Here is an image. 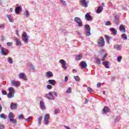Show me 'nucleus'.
Segmentation results:
<instances>
[{
	"instance_id": "a878e982",
	"label": "nucleus",
	"mask_w": 129,
	"mask_h": 129,
	"mask_svg": "<svg viewBox=\"0 0 129 129\" xmlns=\"http://www.w3.org/2000/svg\"><path fill=\"white\" fill-rule=\"evenodd\" d=\"M14 117H15L14 113H13V112H10L8 116L9 119H12Z\"/></svg>"
},
{
	"instance_id": "a19ab883",
	"label": "nucleus",
	"mask_w": 129,
	"mask_h": 129,
	"mask_svg": "<svg viewBox=\"0 0 129 129\" xmlns=\"http://www.w3.org/2000/svg\"><path fill=\"white\" fill-rule=\"evenodd\" d=\"M18 118H19V119H24V115H23V114H20L18 116Z\"/></svg>"
},
{
	"instance_id": "bf43d9fd",
	"label": "nucleus",
	"mask_w": 129,
	"mask_h": 129,
	"mask_svg": "<svg viewBox=\"0 0 129 129\" xmlns=\"http://www.w3.org/2000/svg\"><path fill=\"white\" fill-rule=\"evenodd\" d=\"M54 95H55V96H56V97H57V96H58V94H57V92H54Z\"/></svg>"
},
{
	"instance_id": "603ef678",
	"label": "nucleus",
	"mask_w": 129,
	"mask_h": 129,
	"mask_svg": "<svg viewBox=\"0 0 129 129\" xmlns=\"http://www.w3.org/2000/svg\"><path fill=\"white\" fill-rule=\"evenodd\" d=\"M60 2L61 3V4H62V5H66V2L63 0H60Z\"/></svg>"
},
{
	"instance_id": "de8ad7c7",
	"label": "nucleus",
	"mask_w": 129,
	"mask_h": 129,
	"mask_svg": "<svg viewBox=\"0 0 129 129\" xmlns=\"http://www.w3.org/2000/svg\"><path fill=\"white\" fill-rule=\"evenodd\" d=\"M2 93L3 95H8V93L6 91L3 90Z\"/></svg>"
},
{
	"instance_id": "2eb2a0df",
	"label": "nucleus",
	"mask_w": 129,
	"mask_h": 129,
	"mask_svg": "<svg viewBox=\"0 0 129 129\" xmlns=\"http://www.w3.org/2000/svg\"><path fill=\"white\" fill-rule=\"evenodd\" d=\"M85 19L87 20V21H92V17H91V16H90V14L89 13H87L85 16Z\"/></svg>"
},
{
	"instance_id": "4c0bfd02",
	"label": "nucleus",
	"mask_w": 129,
	"mask_h": 129,
	"mask_svg": "<svg viewBox=\"0 0 129 129\" xmlns=\"http://www.w3.org/2000/svg\"><path fill=\"white\" fill-rule=\"evenodd\" d=\"M0 117H1V118H3V119H7V117L4 114H0Z\"/></svg>"
},
{
	"instance_id": "13d9d810",
	"label": "nucleus",
	"mask_w": 129,
	"mask_h": 129,
	"mask_svg": "<svg viewBox=\"0 0 129 129\" xmlns=\"http://www.w3.org/2000/svg\"><path fill=\"white\" fill-rule=\"evenodd\" d=\"M65 127L67 129H71V128H70V127L68 126H66V125H64Z\"/></svg>"
},
{
	"instance_id": "49530a36",
	"label": "nucleus",
	"mask_w": 129,
	"mask_h": 129,
	"mask_svg": "<svg viewBox=\"0 0 129 129\" xmlns=\"http://www.w3.org/2000/svg\"><path fill=\"white\" fill-rule=\"evenodd\" d=\"M60 112V111L57 109H55L54 110V114H57V113H59Z\"/></svg>"
},
{
	"instance_id": "3c124183",
	"label": "nucleus",
	"mask_w": 129,
	"mask_h": 129,
	"mask_svg": "<svg viewBox=\"0 0 129 129\" xmlns=\"http://www.w3.org/2000/svg\"><path fill=\"white\" fill-rule=\"evenodd\" d=\"M30 16V13H29V12L28 11H26V17H29Z\"/></svg>"
},
{
	"instance_id": "9b49d317",
	"label": "nucleus",
	"mask_w": 129,
	"mask_h": 129,
	"mask_svg": "<svg viewBox=\"0 0 129 129\" xmlns=\"http://www.w3.org/2000/svg\"><path fill=\"white\" fill-rule=\"evenodd\" d=\"M80 67L83 69H85L87 67V63L86 61H82L80 62Z\"/></svg>"
},
{
	"instance_id": "680f3d73",
	"label": "nucleus",
	"mask_w": 129,
	"mask_h": 129,
	"mask_svg": "<svg viewBox=\"0 0 129 129\" xmlns=\"http://www.w3.org/2000/svg\"><path fill=\"white\" fill-rule=\"evenodd\" d=\"M31 68L33 70H35V67H34V66H32Z\"/></svg>"
},
{
	"instance_id": "cd10ccee",
	"label": "nucleus",
	"mask_w": 129,
	"mask_h": 129,
	"mask_svg": "<svg viewBox=\"0 0 129 129\" xmlns=\"http://www.w3.org/2000/svg\"><path fill=\"white\" fill-rule=\"evenodd\" d=\"M7 17L9 21H10V22H11V23H13V22H14V19L12 18V16L11 15H7Z\"/></svg>"
},
{
	"instance_id": "39448f33",
	"label": "nucleus",
	"mask_w": 129,
	"mask_h": 129,
	"mask_svg": "<svg viewBox=\"0 0 129 129\" xmlns=\"http://www.w3.org/2000/svg\"><path fill=\"white\" fill-rule=\"evenodd\" d=\"M74 21L75 22H76V23H77V24H78L79 27H82L83 26L82 21H81V20L80 19V18L78 17H76L74 19Z\"/></svg>"
},
{
	"instance_id": "e2e57ef3",
	"label": "nucleus",
	"mask_w": 129,
	"mask_h": 129,
	"mask_svg": "<svg viewBox=\"0 0 129 129\" xmlns=\"http://www.w3.org/2000/svg\"><path fill=\"white\" fill-rule=\"evenodd\" d=\"M13 8H10V11L11 13H13Z\"/></svg>"
},
{
	"instance_id": "2f4dec72",
	"label": "nucleus",
	"mask_w": 129,
	"mask_h": 129,
	"mask_svg": "<svg viewBox=\"0 0 129 129\" xmlns=\"http://www.w3.org/2000/svg\"><path fill=\"white\" fill-rule=\"evenodd\" d=\"M8 61L10 64H13L14 63V61L13 60V59L11 57H8Z\"/></svg>"
},
{
	"instance_id": "e433bc0d",
	"label": "nucleus",
	"mask_w": 129,
	"mask_h": 129,
	"mask_svg": "<svg viewBox=\"0 0 129 129\" xmlns=\"http://www.w3.org/2000/svg\"><path fill=\"white\" fill-rule=\"evenodd\" d=\"M71 92H72V89H71V87H69L67 90L66 93L70 94Z\"/></svg>"
},
{
	"instance_id": "f257e3e1",
	"label": "nucleus",
	"mask_w": 129,
	"mask_h": 129,
	"mask_svg": "<svg viewBox=\"0 0 129 129\" xmlns=\"http://www.w3.org/2000/svg\"><path fill=\"white\" fill-rule=\"evenodd\" d=\"M97 44L99 47H103L105 45V41L103 37H100L97 40Z\"/></svg>"
},
{
	"instance_id": "423d86ee",
	"label": "nucleus",
	"mask_w": 129,
	"mask_h": 129,
	"mask_svg": "<svg viewBox=\"0 0 129 129\" xmlns=\"http://www.w3.org/2000/svg\"><path fill=\"white\" fill-rule=\"evenodd\" d=\"M59 63L62 64V68L65 69V70H67V67H66V61H65L64 59H60L59 60Z\"/></svg>"
},
{
	"instance_id": "ea45409f",
	"label": "nucleus",
	"mask_w": 129,
	"mask_h": 129,
	"mask_svg": "<svg viewBox=\"0 0 129 129\" xmlns=\"http://www.w3.org/2000/svg\"><path fill=\"white\" fill-rule=\"evenodd\" d=\"M117 59L118 62H121V59H122V56H119L117 57Z\"/></svg>"
},
{
	"instance_id": "774afa93",
	"label": "nucleus",
	"mask_w": 129,
	"mask_h": 129,
	"mask_svg": "<svg viewBox=\"0 0 129 129\" xmlns=\"http://www.w3.org/2000/svg\"><path fill=\"white\" fill-rule=\"evenodd\" d=\"M103 94L105 95V92H103Z\"/></svg>"
},
{
	"instance_id": "052dcab7",
	"label": "nucleus",
	"mask_w": 129,
	"mask_h": 129,
	"mask_svg": "<svg viewBox=\"0 0 129 129\" xmlns=\"http://www.w3.org/2000/svg\"><path fill=\"white\" fill-rule=\"evenodd\" d=\"M2 109H3V107H2V105H0V112L2 111Z\"/></svg>"
},
{
	"instance_id": "6e6552de",
	"label": "nucleus",
	"mask_w": 129,
	"mask_h": 129,
	"mask_svg": "<svg viewBox=\"0 0 129 129\" xmlns=\"http://www.w3.org/2000/svg\"><path fill=\"white\" fill-rule=\"evenodd\" d=\"M15 13L17 14V15H19L21 13V11H22V6H17L15 8Z\"/></svg>"
},
{
	"instance_id": "5fc2aeb1",
	"label": "nucleus",
	"mask_w": 129,
	"mask_h": 129,
	"mask_svg": "<svg viewBox=\"0 0 129 129\" xmlns=\"http://www.w3.org/2000/svg\"><path fill=\"white\" fill-rule=\"evenodd\" d=\"M68 81V77L67 76H66L64 78V82H67Z\"/></svg>"
},
{
	"instance_id": "a211bd4d",
	"label": "nucleus",
	"mask_w": 129,
	"mask_h": 129,
	"mask_svg": "<svg viewBox=\"0 0 129 129\" xmlns=\"http://www.w3.org/2000/svg\"><path fill=\"white\" fill-rule=\"evenodd\" d=\"M40 107L41 108V109H42V110L45 109V103H44V101H41L40 102Z\"/></svg>"
},
{
	"instance_id": "79ce46f5",
	"label": "nucleus",
	"mask_w": 129,
	"mask_h": 129,
	"mask_svg": "<svg viewBox=\"0 0 129 129\" xmlns=\"http://www.w3.org/2000/svg\"><path fill=\"white\" fill-rule=\"evenodd\" d=\"M87 90L89 92H92L93 91V90L90 87H87Z\"/></svg>"
},
{
	"instance_id": "58836bf2",
	"label": "nucleus",
	"mask_w": 129,
	"mask_h": 129,
	"mask_svg": "<svg viewBox=\"0 0 129 129\" xmlns=\"http://www.w3.org/2000/svg\"><path fill=\"white\" fill-rule=\"evenodd\" d=\"M76 81H80V78L78 76H74Z\"/></svg>"
},
{
	"instance_id": "c85d7f7f",
	"label": "nucleus",
	"mask_w": 129,
	"mask_h": 129,
	"mask_svg": "<svg viewBox=\"0 0 129 129\" xmlns=\"http://www.w3.org/2000/svg\"><path fill=\"white\" fill-rule=\"evenodd\" d=\"M9 120L11 123H13L14 124H16L17 123V120L16 119H9Z\"/></svg>"
},
{
	"instance_id": "8fccbe9b",
	"label": "nucleus",
	"mask_w": 129,
	"mask_h": 129,
	"mask_svg": "<svg viewBox=\"0 0 129 129\" xmlns=\"http://www.w3.org/2000/svg\"><path fill=\"white\" fill-rule=\"evenodd\" d=\"M32 119V117L29 116L27 119H25V121H28V120H31Z\"/></svg>"
},
{
	"instance_id": "7ed1b4c3",
	"label": "nucleus",
	"mask_w": 129,
	"mask_h": 129,
	"mask_svg": "<svg viewBox=\"0 0 129 129\" xmlns=\"http://www.w3.org/2000/svg\"><path fill=\"white\" fill-rule=\"evenodd\" d=\"M84 28L85 29V31L87 33V36H90L91 28H90V26H89V25H88V24L85 25Z\"/></svg>"
},
{
	"instance_id": "864d4df0",
	"label": "nucleus",
	"mask_w": 129,
	"mask_h": 129,
	"mask_svg": "<svg viewBox=\"0 0 129 129\" xmlns=\"http://www.w3.org/2000/svg\"><path fill=\"white\" fill-rule=\"evenodd\" d=\"M0 129H5V126L3 124H0Z\"/></svg>"
},
{
	"instance_id": "4468645a",
	"label": "nucleus",
	"mask_w": 129,
	"mask_h": 129,
	"mask_svg": "<svg viewBox=\"0 0 129 129\" xmlns=\"http://www.w3.org/2000/svg\"><path fill=\"white\" fill-rule=\"evenodd\" d=\"M1 53L2 55L7 56L8 55V50L5 48L2 47L1 49Z\"/></svg>"
},
{
	"instance_id": "09e8293b",
	"label": "nucleus",
	"mask_w": 129,
	"mask_h": 129,
	"mask_svg": "<svg viewBox=\"0 0 129 129\" xmlns=\"http://www.w3.org/2000/svg\"><path fill=\"white\" fill-rule=\"evenodd\" d=\"M46 87L47 89H52V86H51L50 85H47L46 86Z\"/></svg>"
},
{
	"instance_id": "aec40b11",
	"label": "nucleus",
	"mask_w": 129,
	"mask_h": 129,
	"mask_svg": "<svg viewBox=\"0 0 129 129\" xmlns=\"http://www.w3.org/2000/svg\"><path fill=\"white\" fill-rule=\"evenodd\" d=\"M119 30L121 32H122L123 33H125V28H124V26H123V25L121 24L120 25Z\"/></svg>"
},
{
	"instance_id": "473e14b6",
	"label": "nucleus",
	"mask_w": 129,
	"mask_h": 129,
	"mask_svg": "<svg viewBox=\"0 0 129 129\" xmlns=\"http://www.w3.org/2000/svg\"><path fill=\"white\" fill-rule=\"evenodd\" d=\"M82 58V54H79L78 56H76V60H77V61H79V60H81Z\"/></svg>"
},
{
	"instance_id": "72a5a7b5",
	"label": "nucleus",
	"mask_w": 129,
	"mask_h": 129,
	"mask_svg": "<svg viewBox=\"0 0 129 129\" xmlns=\"http://www.w3.org/2000/svg\"><path fill=\"white\" fill-rule=\"evenodd\" d=\"M95 60L96 63H97L99 65H101V60H100L99 58H98V57H96Z\"/></svg>"
},
{
	"instance_id": "b1692460",
	"label": "nucleus",
	"mask_w": 129,
	"mask_h": 129,
	"mask_svg": "<svg viewBox=\"0 0 129 129\" xmlns=\"http://www.w3.org/2000/svg\"><path fill=\"white\" fill-rule=\"evenodd\" d=\"M48 82L51 85H55L56 84V82L54 80H49Z\"/></svg>"
},
{
	"instance_id": "f8f14e48",
	"label": "nucleus",
	"mask_w": 129,
	"mask_h": 129,
	"mask_svg": "<svg viewBox=\"0 0 129 129\" xmlns=\"http://www.w3.org/2000/svg\"><path fill=\"white\" fill-rule=\"evenodd\" d=\"M44 121L46 124H49V115L46 114L44 117Z\"/></svg>"
},
{
	"instance_id": "c756f323",
	"label": "nucleus",
	"mask_w": 129,
	"mask_h": 129,
	"mask_svg": "<svg viewBox=\"0 0 129 129\" xmlns=\"http://www.w3.org/2000/svg\"><path fill=\"white\" fill-rule=\"evenodd\" d=\"M118 20H119L118 17L114 16L113 19V22H114V23H117L118 22Z\"/></svg>"
},
{
	"instance_id": "a18cd8bd",
	"label": "nucleus",
	"mask_w": 129,
	"mask_h": 129,
	"mask_svg": "<svg viewBox=\"0 0 129 129\" xmlns=\"http://www.w3.org/2000/svg\"><path fill=\"white\" fill-rule=\"evenodd\" d=\"M7 45L8 47H11V46H13V42H8Z\"/></svg>"
},
{
	"instance_id": "69168bd1",
	"label": "nucleus",
	"mask_w": 129,
	"mask_h": 129,
	"mask_svg": "<svg viewBox=\"0 0 129 129\" xmlns=\"http://www.w3.org/2000/svg\"><path fill=\"white\" fill-rule=\"evenodd\" d=\"M5 40H6V38L2 37V40L5 41Z\"/></svg>"
},
{
	"instance_id": "4d7b16f0",
	"label": "nucleus",
	"mask_w": 129,
	"mask_h": 129,
	"mask_svg": "<svg viewBox=\"0 0 129 129\" xmlns=\"http://www.w3.org/2000/svg\"><path fill=\"white\" fill-rule=\"evenodd\" d=\"M76 72H77V71L75 69H74L73 70V73H76Z\"/></svg>"
},
{
	"instance_id": "f03ea898",
	"label": "nucleus",
	"mask_w": 129,
	"mask_h": 129,
	"mask_svg": "<svg viewBox=\"0 0 129 129\" xmlns=\"http://www.w3.org/2000/svg\"><path fill=\"white\" fill-rule=\"evenodd\" d=\"M8 91H9V93L8 94V96L9 98H13V97H15V89L13 87H10L8 89Z\"/></svg>"
},
{
	"instance_id": "bb28decb",
	"label": "nucleus",
	"mask_w": 129,
	"mask_h": 129,
	"mask_svg": "<svg viewBox=\"0 0 129 129\" xmlns=\"http://www.w3.org/2000/svg\"><path fill=\"white\" fill-rule=\"evenodd\" d=\"M105 37L106 38V41L108 42V44H109V41L112 39L111 37L108 35H105Z\"/></svg>"
},
{
	"instance_id": "6e6d98bb",
	"label": "nucleus",
	"mask_w": 129,
	"mask_h": 129,
	"mask_svg": "<svg viewBox=\"0 0 129 129\" xmlns=\"http://www.w3.org/2000/svg\"><path fill=\"white\" fill-rule=\"evenodd\" d=\"M100 86H101V83H98L97 84V87H100Z\"/></svg>"
},
{
	"instance_id": "20e7f679",
	"label": "nucleus",
	"mask_w": 129,
	"mask_h": 129,
	"mask_svg": "<svg viewBox=\"0 0 129 129\" xmlns=\"http://www.w3.org/2000/svg\"><path fill=\"white\" fill-rule=\"evenodd\" d=\"M45 95L46 98L50 100H53V99H54V95L52 92H49V94H46Z\"/></svg>"
},
{
	"instance_id": "0eeeda50",
	"label": "nucleus",
	"mask_w": 129,
	"mask_h": 129,
	"mask_svg": "<svg viewBox=\"0 0 129 129\" xmlns=\"http://www.w3.org/2000/svg\"><path fill=\"white\" fill-rule=\"evenodd\" d=\"M11 84L15 87H18V86H20V82H17L14 80H11Z\"/></svg>"
},
{
	"instance_id": "412c9836",
	"label": "nucleus",
	"mask_w": 129,
	"mask_h": 129,
	"mask_svg": "<svg viewBox=\"0 0 129 129\" xmlns=\"http://www.w3.org/2000/svg\"><path fill=\"white\" fill-rule=\"evenodd\" d=\"M16 43L17 45V46H22V42H21V40H20V39H19L18 38H16L15 39Z\"/></svg>"
},
{
	"instance_id": "c9c22d12",
	"label": "nucleus",
	"mask_w": 129,
	"mask_h": 129,
	"mask_svg": "<svg viewBox=\"0 0 129 129\" xmlns=\"http://www.w3.org/2000/svg\"><path fill=\"white\" fill-rule=\"evenodd\" d=\"M121 36L122 39H123V40H126L127 39V36H126V34H122Z\"/></svg>"
},
{
	"instance_id": "dca6fc26",
	"label": "nucleus",
	"mask_w": 129,
	"mask_h": 129,
	"mask_svg": "<svg viewBox=\"0 0 129 129\" xmlns=\"http://www.w3.org/2000/svg\"><path fill=\"white\" fill-rule=\"evenodd\" d=\"M18 107V105L17 104H15L14 103L12 102L10 105L11 109H17Z\"/></svg>"
},
{
	"instance_id": "7c9ffc66",
	"label": "nucleus",
	"mask_w": 129,
	"mask_h": 129,
	"mask_svg": "<svg viewBox=\"0 0 129 129\" xmlns=\"http://www.w3.org/2000/svg\"><path fill=\"white\" fill-rule=\"evenodd\" d=\"M110 31L113 32V34H114V35H116V34H117V31H116V30H115V29H114V28H110Z\"/></svg>"
},
{
	"instance_id": "4be33fe9",
	"label": "nucleus",
	"mask_w": 129,
	"mask_h": 129,
	"mask_svg": "<svg viewBox=\"0 0 129 129\" xmlns=\"http://www.w3.org/2000/svg\"><path fill=\"white\" fill-rule=\"evenodd\" d=\"M114 49H116V50H121V45L118 44H115L114 45Z\"/></svg>"
},
{
	"instance_id": "5701e85b",
	"label": "nucleus",
	"mask_w": 129,
	"mask_h": 129,
	"mask_svg": "<svg viewBox=\"0 0 129 129\" xmlns=\"http://www.w3.org/2000/svg\"><path fill=\"white\" fill-rule=\"evenodd\" d=\"M46 77H47L48 78L53 77V73L52 72L49 71L46 72Z\"/></svg>"
},
{
	"instance_id": "c03bdc74",
	"label": "nucleus",
	"mask_w": 129,
	"mask_h": 129,
	"mask_svg": "<svg viewBox=\"0 0 129 129\" xmlns=\"http://www.w3.org/2000/svg\"><path fill=\"white\" fill-rule=\"evenodd\" d=\"M106 56H107V54L106 53L104 55L103 57V58L102 59V61H105V57H106Z\"/></svg>"
},
{
	"instance_id": "9d476101",
	"label": "nucleus",
	"mask_w": 129,
	"mask_h": 129,
	"mask_svg": "<svg viewBox=\"0 0 129 129\" xmlns=\"http://www.w3.org/2000/svg\"><path fill=\"white\" fill-rule=\"evenodd\" d=\"M81 6H83L85 7V8H87L88 7V5L87 4V1L86 0H81L80 2Z\"/></svg>"
},
{
	"instance_id": "ddd939ff",
	"label": "nucleus",
	"mask_w": 129,
	"mask_h": 129,
	"mask_svg": "<svg viewBox=\"0 0 129 129\" xmlns=\"http://www.w3.org/2000/svg\"><path fill=\"white\" fill-rule=\"evenodd\" d=\"M110 109L108 108V107L107 106H104L103 110H102V113L103 114H105V113H107V112H109Z\"/></svg>"
},
{
	"instance_id": "37998d69",
	"label": "nucleus",
	"mask_w": 129,
	"mask_h": 129,
	"mask_svg": "<svg viewBox=\"0 0 129 129\" xmlns=\"http://www.w3.org/2000/svg\"><path fill=\"white\" fill-rule=\"evenodd\" d=\"M110 24H111L110 21H106L105 22V26H110Z\"/></svg>"
},
{
	"instance_id": "1a4fd4ad",
	"label": "nucleus",
	"mask_w": 129,
	"mask_h": 129,
	"mask_svg": "<svg viewBox=\"0 0 129 129\" xmlns=\"http://www.w3.org/2000/svg\"><path fill=\"white\" fill-rule=\"evenodd\" d=\"M23 41L24 42H26V43H28V42H29V37L27 35V32H24L23 33Z\"/></svg>"
},
{
	"instance_id": "f3484780",
	"label": "nucleus",
	"mask_w": 129,
	"mask_h": 129,
	"mask_svg": "<svg viewBox=\"0 0 129 129\" xmlns=\"http://www.w3.org/2000/svg\"><path fill=\"white\" fill-rule=\"evenodd\" d=\"M19 78H21V79H23L24 80H28V79H27V78H26V77L25 76V74L23 73H21L19 74Z\"/></svg>"
},
{
	"instance_id": "f704fd0d",
	"label": "nucleus",
	"mask_w": 129,
	"mask_h": 129,
	"mask_svg": "<svg viewBox=\"0 0 129 129\" xmlns=\"http://www.w3.org/2000/svg\"><path fill=\"white\" fill-rule=\"evenodd\" d=\"M38 124L41 125L42 122V116H39L38 118Z\"/></svg>"
},
{
	"instance_id": "6ab92c4d",
	"label": "nucleus",
	"mask_w": 129,
	"mask_h": 129,
	"mask_svg": "<svg viewBox=\"0 0 129 129\" xmlns=\"http://www.w3.org/2000/svg\"><path fill=\"white\" fill-rule=\"evenodd\" d=\"M103 10V7L102 6H100L98 8L97 10L96 11L97 14H100L101 12Z\"/></svg>"
},
{
	"instance_id": "338daca9",
	"label": "nucleus",
	"mask_w": 129,
	"mask_h": 129,
	"mask_svg": "<svg viewBox=\"0 0 129 129\" xmlns=\"http://www.w3.org/2000/svg\"><path fill=\"white\" fill-rule=\"evenodd\" d=\"M86 102H88V100H86Z\"/></svg>"
},
{
	"instance_id": "393cba45",
	"label": "nucleus",
	"mask_w": 129,
	"mask_h": 129,
	"mask_svg": "<svg viewBox=\"0 0 129 129\" xmlns=\"http://www.w3.org/2000/svg\"><path fill=\"white\" fill-rule=\"evenodd\" d=\"M109 63V62L108 61H104V62H102L103 65L105 66L106 68H107V69L110 68V67L108 65Z\"/></svg>"
},
{
	"instance_id": "0e129e2a",
	"label": "nucleus",
	"mask_w": 129,
	"mask_h": 129,
	"mask_svg": "<svg viewBox=\"0 0 129 129\" xmlns=\"http://www.w3.org/2000/svg\"><path fill=\"white\" fill-rule=\"evenodd\" d=\"M3 27H4V25H0V29H2Z\"/></svg>"
}]
</instances>
